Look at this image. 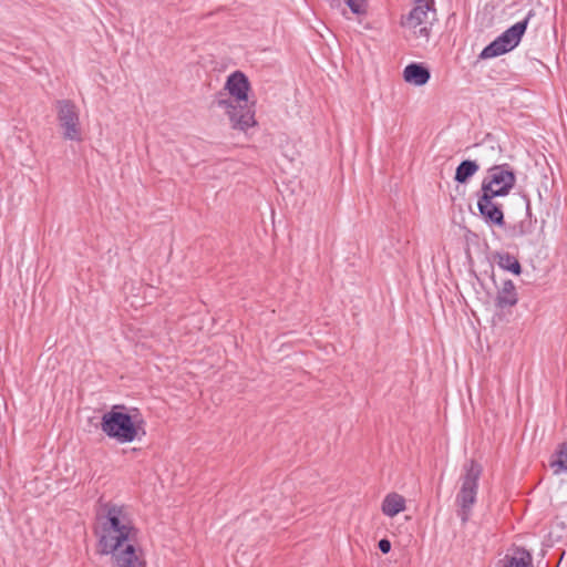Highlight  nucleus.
<instances>
[{
  "mask_svg": "<svg viewBox=\"0 0 567 567\" xmlns=\"http://www.w3.org/2000/svg\"><path fill=\"white\" fill-rule=\"evenodd\" d=\"M97 544L101 554L114 551L136 540L137 529L123 505L107 503L97 515Z\"/></svg>",
  "mask_w": 567,
  "mask_h": 567,
  "instance_id": "nucleus-1",
  "label": "nucleus"
},
{
  "mask_svg": "<svg viewBox=\"0 0 567 567\" xmlns=\"http://www.w3.org/2000/svg\"><path fill=\"white\" fill-rule=\"evenodd\" d=\"M225 87L234 100L219 96L215 103L218 107L225 110L233 128L247 131L255 126L254 106L247 104L250 87L248 78L243 72L235 71L227 78Z\"/></svg>",
  "mask_w": 567,
  "mask_h": 567,
  "instance_id": "nucleus-2",
  "label": "nucleus"
},
{
  "mask_svg": "<svg viewBox=\"0 0 567 567\" xmlns=\"http://www.w3.org/2000/svg\"><path fill=\"white\" fill-rule=\"evenodd\" d=\"M482 472L481 464L474 460H470L463 466V474L460 478L461 487L455 498V503L458 506L457 516L463 524L468 522L473 506L476 503Z\"/></svg>",
  "mask_w": 567,
  "mask_h": 567,
  "instance_id": "nucleus-3",
  "label": "nucleus"
},
{
  "mask_svg": "<svg viewBox=\"0 0 567 567\" xmlns=\"http://www.w3.org/2000/svg\"><path fill=\"white\" fill-rule=\"evenodd\" d=\"M115 405L111 411L103 414L101 430L110 439L118 443H132L138 434V427L128 413L117 411Z\"/></svg>",
  "mask_w": 567,
  "mask_h": 567,
  "instance_id": "nucleus-4",
  "label": "nucleus"
},
{
  "mask_svg": "<svg viewBox=\"0 0 567 567\" xmlns=\"http://www.w3.org/2000/svg\"><path fill=\"white\" fill-rule=\"evenodd\" d=\"M535 16L533 10H529L526 17L502 32L495 40L486 45L480 53L483 60L493 59L503 55L514 50L520 42L525 34L530 19Z\"/></svg>",
  "mask_w": 567,
  "mask_h": 567,
  "instance_id": "nucleus-5",
  "label": "nucleus"
},
{
  "mask_svg": "<svg viewBox=\"0 0 567 567\" xmlns=\"http://www.w3.org/2000/svg\"><path fill=\"white\" fill-rule=\"evenodd\" d=\"M516 176L509 164L494 165L487 171L483 179L481 192L503 197L509 194L515 186Z\"/></svg>",
  "mask_w": 567,
  "mask_h": 567,
  "instance_id": "nucleus-6",
  "label": "nucleus"
},
{
  "mask_svg": "<svg viewBox=\"0 0 567 567\" xmlns=\"http://www.w3.org/2000/svg\"><path fill=\"white\" fill-rule=\"evenodd\" d=\"M414 7L401 18V25L405 29L415 30L420 37L427 38L430 28L426 25L429 13H435L434 0H413Z\"/></svg>",
  "mask_w": 567,
  "mask_h": 567,
  "instance_id": "nucleus-7",
  "label": "nucleus"
},
{
  "mask_svg": "<svg viewBox=\"0 0 567 567\" xmlns=\"http://www.w3.org/2000/svg\"><path fill=\"white\" fill-rule=\"evenodd\" d=\"M58 121L65 140L80 142L82 140L80 116L75 104L69 100L56 102Z\"/></svg>",
  "mask_w": 567,
  "mask_h": 567,
  "instance_id": "nucleus-8",
  "label": "nucleus"
},
{
  "mask_svg": "<svg viewBox=\"0 0 567 567\" xmlns=\"http://www.w3.org/2000/svg\"><path fill=\"white\" fill-rule=\"evenodd\" d=\"M102 555H111L113 567H146L144 553L134 543H127L114 551H106Z\"/></svg>",
  "mask_w": 567,
  "mask_h": 567,
  "instance_id": "nucleus-9",
  "label": "nucleus"
},
{
  "mask_svg": "<svg viewBox=\"0 0 567 567\" xmlns=\"http://www.w3.org/2000/svg\"><path fill=\"white\" fill-rule=\"evenodd\" d=\"M496 196L481 192L477 198V209L483 220L491 226H504V213L501 205L493 199Z\"/></svg>",
  "mask_w": 567,
  "mask_h": 567,
  "instance_id": "nucleus-10",
  "label": "nucleus"
},
{
  "mask_svg": "<svg viewBox=\"0 0 567 567\" xmlns=\"http://www.w3.org/2000/svg\"><path fill=\"white\" fill-rule=\"evenodd\" d=\"M430 78V70L422 63L412 62L408 64L403 71L404 81L415 86H422L426 84Z\"/></svg>",
  "mask_w": 567,
  "mask_h": 567,
  "instance_id": "nucleus-11",
  "label": "nucleus"
},
{
  "mask_svg": "<svg viewBox=\"0 0 567 567\" xmlns=\"http://www.w3.org/2000/svg\"><path fill=\"white\" fill-rule=\"evenodd\" d=\"M518 302L516 287L512 280H505L498 290L495 305L499 309L514 307Z\"/></svg>",
  "mask_w": 567,
  "mask_h": 567,
  "instance_id": "nucleus-12",
  "label": "nucleus"
},
{
  "mask_svg": "<svg viewBox=\"0 0 567 567\" xmlns=\"http://www.w3.org/2000/svg\"><path fill=\"white\" fill-rule=\"evenodd\" d=\"M405 498L398 493H389L382 502V513L388 517H394L405 511Z\"/></svg>",
  "mask_w": 567,
  "mask_h": 567,
  "instance_id": "nucleus-13",
  "label": "nucleus"
},
{
  "mask_svg": "<svg viewBox=\"0 0 567 567\" xmlns=\"http://www.w3.org/2000/svg\"><path fill=\"white\" fill-rule=\"evenodd\" d=\"M549 467L555 475L567 473V442H563L557 446L550 457Z\"/></svg>",
  "mask_w": 567,
  "mask_h": 567,
  "instance_id": "nucleus-14",
  "label": "nucleus"
},
{
  "mask_svg": "<svg viewBox=\"0 0 567 567\" xmlns=\"http://www.w3.org/2000/svg\"><path fill=\"white\" fill-rule=\"evenodd\" d=\"M533 558L528 550L517 548L512 556H506L503 567H532Z\"/></svg>",
  "mask_w": 567,
  "mask_h": 567,
  "instance_id": "nucleus-15",
  "label": "nucleus"
},
{
  "mask_svg": "<svg viewBox=\"0 0 567 567\" xmlns=\"http://www.w3.org/2000/svg\"><path fill=\"white\" fill-rule=\"evenodd\" d=\"M480 166L475 161H462L455 171L454 179L460 183H466L477 171Z\"/></svg>",
  "mask_w": 567,
  "mask_h": 567,
  "instance_id": "nucleus-16",
  "label": "nucleus"
},
{
  "mask_svg": "<svg viewBox=\"0 0 567 567\" xmlns=\"http://www.w3.org/2000/svg\"><path fill=\"white\" fill-rule=\"evenodd\" d=\"M497 265L499 268L507 270L514 275H519L522 272V266L516 257L513 255L505 252L498 256Z\"/></svg>",
  "mask_w": 567,
  "mask_h": 567,
  "instance_id": "nucleus-17",
  "label": "nucleus"
},
{
  "mask_svg": "<svg viewBox=\"0 0 567 567\" xmlns=\"http://www.w3.org/2000/svg\"><path fill=\"white\" fill-rule=\"evenodd\" d=\"M346 3L353 14L363 16L367 13V0H347Z\"/></svg>",
  "mask_w": 567,
  "mask_h": 567,
  "instance_id": "nucleus-18",
  "label": "nucleus"
},
{
  "mask_svg": "<svg viewBox=\"0 0 567 567\" xmlns=\"http://www.w3.org/2000/svg\"><path fill=\"white\" fill-rule=\"evenodd\" d=\"M378 547L381 553L388 554L391 550V542L386 538H382L379 540Z\"/></svg>",
  "mask_w": 567,
  "mask_h": 567,
  "instance_id": "nucleus-19",
  "label": "nucleus"
},
{
  "mask_svg": "<svg viewBox=\"0 0 567 567\" xmlns=\"http://www.w3.org/2000/svg\"><path fill=\"white\" fill-rule=\"evenodd\" d=\"M516 231L519 236L529 234L530 233V221L528 223V226H526L525 221H520V224L516 228Z\"/></svg>",
  "mask_w": 567,
  "mask_h": 567,
  "instance_id": "nucleus-20",
  "label": "nucleus"
},
{
  "mask_svg": "<svg viewBox=\"0 0 567 567\" xmlns=\"http://www.w3.org/2000/svg\"><path fill=\"white\" fill-rule=\"evenodd\" d=\"M327 2L331 9H341L342 8L341 0H327Z\"/></svg>",
  "mask_w": 567,
  "mask_h": 567,
  "instance_id": "nucleus-21",
  "label": "nucleus"
},
{
  "mask_svg": "<svg viewBox=\"0 0 567 567\" xmlns=\"http://www.w3.org/2000/svg\"><path fill=\"white\" fill-rule=\"evenodd\" d=\"M525 200H526V215L530 218L532 217L530 200L528 198H525Z\"/></svg>",
  "mask_w": 567,
  "mask_h": 567,
  "instance_id": "nucleus-22",
  "label": "nucleus"
}]
</instances>
